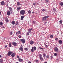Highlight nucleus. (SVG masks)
<instances>
[{
    "label": "nucleus",
    "instance_id": "obj_1",
    "mask_svg": "<svg viewBox=\"0 0 63 63\" xmlns=\"http://www.w3.org/2000/svg\"><path fill=\"white\" fill-rule=\"evenodd\" d=\"M20 14L22 15H24L25 14V10H21L20 11Z\"/></svg>",
    "mask_w": 63,
    "mask_h": 63
},
{
    "label": "nucleus",
    "instance_id": "obj_2",
    "mask_svg": "<svg viewBox=\"0 0 63 63\" xmlns=\"http://www.w3.org/2000/svg\"><path fill=\"white\" fill-rule=\"evenodd\" d=\"M48 17H49V16H46L43 17L42 18V20H43V21H45V20H46L47 18H48Z\"/></svg>",
    "mask_w": 63,
    "mask_h": 63
},
{
    "label": "nucleus",
    "instance_id": "obj_3",
    "mask_svg": "<svg viewBox=\"0 0 63 63\" xmlns=\"http://www.w3.org/2000/svg\"><path fill=\"white\" fill-rule=\"evenodd\" d=\"M12 44L15 47H16L17 46V44L16 42H13L12 43Z\"/></svg>",
    "mask_w": 63,
    "mask_h": 63
},
{
    "label": "nucleus",
    "instance_id": "obj_4",
    "mask_svg": "<svg viewBox=\"0 0 63 63\" xmlns=\"http://www.w3.org/2000/svg\"><path fill=\"white\" fill-rule=\"evenodd\" d=\"M54 50L55 52H58L59 51L58 48L57 47H56L54 48Z\"/></svg>",
    "mask_w": 63,
    "mask_h": 63
},
{
    "label": "nucleus",
    "instance_id": "obj_5",
    "mask_svg": "<svg viewBox=\"0 0 63 63\" xmlns=\"http://www.w3.org/2000/svg\"><path fill=\"white\" fill-rule=\"evenodd\" d=\"M13 53V52H11L10 51H9L8 52V54H7V55L8 56H10L11 54Z\"/></svg>",
    "mask_w": 63,
    "mask_h": 63
},
{
    "label": "nucleus",
    "instance_id": "obj_6",
    "mask_svg": "<svg viewBox=\"0 0 63 63\" xmlns=\"http://www.w3.org/2000/svg\"><path fill=\"white\" fill-rule=\"evenodd\" d=\"M23 46L22 45H21L20 47V48L19 49V50H20L21 51H23V49L22 47H23Z\"/></svg>",
    "mask_w": 63,
    "mask_h": 63
},
{
    "label": "nucleus",
    "instance_id": "obj_7",
    "mask_svg": "<svg viewBox=\"0 0 63 63\" xmlns=\"http://www.w3.org/2000/svg\"><path fill=\"white\" fill-rule=\"evenodd\" d=\"M20 41L22 43H25V39H20Z\"/></svg>",
    "mask_w": 63,
    "mask_h": 63
},
{
    "label": "nucleus",
    "instance_id": "obj_8",
    "mask_svg": "<svg viewBox=\"0 0 63 63\" xmlns=\"http://www.w3.org/2000/svg\"><path fill=\"white\" fill-rule=\"evenodd\" d=\"M11 56H12V57H14L15 56V54L14 53H13L12 54Z\"/></svg>",
    "mask_w": 63,
    "mask_h": 63
},
{
    "label": "nucleus",
    "instance_id": "obj_9",
    "mask_svg": "<svg viewBox=\"0 0 63 63\" xmlns=\"http://www.w3.org/2000/svg\"><path fill=\"white\" fill-rule=\"evenodd\" d=\"M7 14L8 16H10L11 15V12L9 11H8L7 12Z\"/></svg>",
    "mask_w": 63,
    "mask_h": 63
},
{
    "label": "nucleus",
    "instance_id": "obj_10",
    "mask_svg": "<svg viewBox=\"0 0 63 63\" xmlns=\"http://www.w3.org/2000/svg\"><path fill=\"white\" fill-rule=\"evenodd\" d=\"M30 43L31 45H32L34 43V41L32 40H31L30 42Z\"/></svg>",
    "mask_w": 63,
    "mask_h": 63
},
{
    "label": "nucleus",
    "instance_id": "obj_11",
    "mask_svg": "<svg viewBox=\"0 0 63 63\" xmlns=\"http://www.w3.org/2000/svg\"><path fill=\"white\" fill-rule=\"evenodd\" d=\"M5 4V2H4V1H2L1 3V4L2 6H4V5Z\"/></svg>",
    "mask_w": 63,
    "mask_h": 63
},
{
    "label": "nucleus",
    "instance_id": "obj_12",
    "mask_svg": "<svg viewBox=\"0 0 63 63\" xmlns=\"http://www.w3.org/2000/svg\"><path fill=\"white\" fill-rule=\"evenodd\" d=\"M59 43L60 44H61L62 43V41L61 40H59Z\"/></svg>",
    "mask_w": 63,
    "mask_h": 63
},
{
    "label": "nucleus",
    "instance_id": "obj_13",
    "mask_svg": "<svg viewBox=\"0 0 63 63\" xmlns=\"http://www.w3.org/2000/svg\"><path fill=\"white\" fill-rule=\"evenodd\" d=\"M18 61L20 62H22V61H23V59H18Z\"/></svg>",
    "mask_w": 63,
    "mask_h": 63
},
{
    "label": "nucleus",
    "instance_id": "obj_14",
    "mask_svg": "<svg viewBox=\"0 0 63 63\" xmlns=\"http://www.w3.org/2000/svg\"><path fill=\"white\" fill-rule=\"evenodd\" d=\"M23 18H24V16H21V20L23 19Z\"/></svg>",
    "mask_w": 63,
    "mask_h": 63
},
{
    "label": "nucleus",
    "instance_id": "obj_15",
    "mask_svg": "<svg viewBox=\"0 0 63 63\" xmlns=\"http://www.w3.org/2000/svg\"><path fill=\"white\" fill-rule=\"evenodd\" d=\"M59 4L60 5V6H63V2H60L59 3Z\"/></svg>",
    "mask_w": 63,
    "mask_h": 63
},
{
    "label": "nucleus",
    "instance_id": "obj_16",
    "mask_svg": "<svg viewBox=\"0 0 63 63\" xmlns=\"http://www.w3.org/2000/svg\"><path fill=\"white\" fill-rule=\"evenodd\" d=\"M9 9L11 12H12V11H13V9H12V8L11 7H9Z\"/></svg>",
    "mask_w": 63,
    "mask_h": 63
},
{
    "label": "nucleus",
    "instance_id": "obj_17",
    "mask_svg": "<svg viewBox=\"0 0 63 63\" xmlns=\"http://www.w3.org/2000/svg\"><path fill=\"white\" fill-rule=\"evenodd\" d=\"M17 11H19V10H20V9H21V8L19 7H17Z\"/></svg>",
    "mask_w": 63,
    "mask_h": 63
},
{
    "label": "nucleus",
    "instance_id": "obj_18",
    "mask_svg": "<svg viewBox=\"0 0 63 63\" xmlns=\"http://www.w3.org/2000/svg\"><path fill=\"white\" fill-rule=\"evenodd\" d=\"M11 23L12 24L14 25L15 24V21H13Z\"/></svg>",
    "mask_w": 63,
    "mask_h": 63
},
{
    "label": "nucleus",
    "instance_id": "obj_19",
    "mask_svg": "<svg viewBox=\"0 0 63 63\" xmlns=\"http://www.w3.org/2000/svg\"><path fill=\"white\" fill-rule=\"evenodd\" d=\"M44 45L45 47H46V48H47V45H46V44H45Z\"/></svg>",
    "mask_w": 63,
    "mask_h": 63
},
{
    "label": "nucleus",
    "instance_id": "obj_20",
    "mask_svg": "<svg viewBox=\"0 0 63 63\" xmlns=\"http://www.w3.org/2000/svg\"><path fill=\"white\" fill-rule=\"evenodd\" d=\"M31 51L32 52H34V47H32L31 49Z\"/></svg>",
    "mask_w": 63,
    "mask_h": 63
},
{
    "label": "nucleus",
    "instance_id": "obj_21",
    "mask_svg": "<svg viewBox=\"0 0 63 63\" xmlns=\"http://www.w3.org/2000/svg\"><path fill=\"white\" fill-rule=\"evenodd\" d=\"M42 11L43 12H45L46 11V10L45 9H42Z\"/></svg>",
    "mask_w": 63,
    "mask_h": 63
},
{
    "label": "nucleus",
    "instance_id": "obj_22",
    "mask_svg": "<svg viewBox=\"0 0 63 63\" xmlns=\"http://www.w3.org/2000/svg\"><path fill=\"white\" fill-rule=\"evenodd\" d=\"M28 13L29 14H31V11H30V10H29L28 11Z\"/></svg>",
    "mask_w": 63,
    "mask_h": 63
},
{
    "label": "nucleus",
    "instance_id": "obj_23",
    "mask_svg": "<svg viewBox=\"0 0 63 63\" xmlns=\"http://www.w3.org/2000/svg\"><path fill=\"white\" fill-rule=\"evenodd\" d=\"M5 21L6 22H8V21H9V20H8V19H6L5 20Z\"/></svg>",
    "mask_w": 63,
    "mask_h": 63
},
{
    "label": "nucleus",
    "instance_id": "obj_24",
    "mask_svg": "<svg viewBox=\"0 0 63 63\" xmlns=\"http://www.w3.org/2000/svg\"><path fill=\"white\" fill-rule=\"evenodd\" d=\"M9 34L10 35H12V34H13V32H10V33Z\"/></svg>",
    "mask_w": 63,
    "mask_h": 63
},
{
    "label": "nucleus",
    "instance_id": "obj_25",
    "mask_svg": "<svg viewBox=\"0 0 63 63\" xmlns=\"http://www.w3.org/2000/svg\"><path fill=\"white\" fill-rule=\"evenodd\" d=\"M9 47H12V45L11 44H9Z\"/></svg>",
    "mask_w": 63,
    "mask_h": 63
},
{
    "label": "nucleus",
    "instance_id": "obj_26",
    "mask_svg": "<svg viewBox=\"0 0 63 63\" xmlns=\"http://www.w3.org/2000/svg\"><path fill=\"white\" fill-rule=\"evenodd\" d=\"M3 60L2 59H0V63H2Z\"/></svg>",
    "mask_w": 63,
    "mask_h": 63
},
{
    "label": "nucleus",
    "instance_id": "obj_27",
    "mask_svg": "<svg viewBox=\"0 0 63 63\" xmlns=\"http://www.w3.org/2000/svg\"><path fill=\"white\" fill-rule=\"evenodd\" d=\"M46 57H47V58H49V55H47L46 56Z\"/></svg>",
    "mask_w": 63,
    "mask_h": 63
},
{
    "label": "nucleus",
    "instance_id": "obj_28",
    "mask_svg": "<svg viewBox=\"0 0 63 63\" xmlns=\"http://www.w3.org/2000/svg\"><path fill=\"white\" fill-rule=\"evenodd\" d=\"M32 30H33L32 28L29 29H28V30H30V31H31Z\"/></svg>",
    "mask_w": 63,
    "mask_h": 63
},
{
    "label": "nucleus",
    "instance_id": "obj_29",
    "mask_svg": "<svg viewBox=\"0 0 63 63\" xmlns=\"http://www.w3.org/2000/svg\"><path fill=\"white\" fill-rule=\"evenodd\" d=\"M17 5H18L19 6L20 5V3L19 2H18L17 3Z\"/></svg>",
    "mask_w": 63,
    "mask_h": 63
},
{
    "label": "nucleus",
    "instance_id": "obj_30",
    "mask_svg": "<svg viewBox=\"0 0 63 63\" xmlns=\"http://www.w3.org/2000/svg\"><path fill=\"white\" fill-rule=\"evenodd\" d=\"M47 23L46 22H45L44 23V25H47Z\"/></svg>",
    "mask_w": 63,
    "mask_h": 63
},
{
    "label": "nucleus",
    "instance_id": "obj_31",
    "mask_svg": "<svg viewBox=\"0 0 63 63\" xmlns=\"http://www.w3.org/2000/svg\"><path fill=\"white\" fill-rule=\"evenodd\" d=\"M18 24V21H16V25H17Z\"/></svg>",
    "mask_w": 63,
    "mask_h": 63
},
{
    "label": "nucleus",
    "instance_id": "obj_32",
    "mask_svg": "<svg viewBox=\"0 0 63 63\" xmlns=\"http://www.w3.org/2000/svg\"><path fill=\"white\" fill-rule=\"evenodd\" d=\"M54 55L55 56H57V54L56 53H55L54 54Z\"/></svg>",
    "mask_w": 63,
    "mask_h": 63
},
{
    "label": "nucleus",
    "instance_id": "obj_33",
    "mask_svg": "<svg viewBox=\"0 0 63 63\" xmlns=\"http://www.w3.org/2000/svg\"><path fill=\"white\" fill-rule=\"evenodd\" d=\"M59 22H60V24H62V21L61 20L60 21H59Z\"/></svg>",
    "mask_w": 63,
    "mask_h": 63
},
{
    "label": "nucleus",
    "instance_id": "obj_34",
    "mask_svg": "<svg viewBox=\"0 0 63 63\" xmlns=\"http://www.w3.org/2000/svg\"><path fill=\"white\" fill-rule=\"evenodd\" d=\"M43 57H45V56H46V54H43Z\"/></svg>",
    "mask_w": 63,
    "mask_h": 63
},
{
    "label": "nucleus",
    "instance_id": "obj_35",
    "mask_svg": "<svg viewBox=\"0 0 63 63\" xmlns=\"http://www.w3.org/2000/svg\"><path fill=\"white\" fill-rule=\"evenodd\" d=\"M53 10L54 12H56V10L55 8H54L53 9Z\"/></svg>",
    "mask_w": 63,
    "mask_h": 63
},
{
    "label": "nucleus",
    "instance_id": "obj_36",
    "mask_svg": "<svg viewBox=\"0 0 63 63\" xmlns=\"http://www.w3.org/2000/svg\"><path fill=\"white\" fill-rule=\"evenodd\" d=\"M40 58L41 60H43V59L42 57H40Z\"/></svg>",
    "mask_w": 63,
    "mask_h": 63
},
{
    "label": "nucleus",
    "instance_id": "obj_37",
    "mask_svg": "<svg viewBox=\"0 0 63 63\" xmlns=\"http://www.w3.org/2000/svg\"><path fill=\"white\" fill-rule=\"evenodd\" d=\"M0 24L1 25H2L3 24V23L2 22H1L0 23Z\"/></svg>",
    "mask_w": 63,
    "mask_h": 63
},
{
    "label": "nucleus",
    "instance_id": "obj_38",
    "mask_svg": "<svg viewBox=\"0 0 63 63\" xmlns=\"http://www.w3.org/2000/svg\"><path fill=\"white\" fill-rule=\"evenodd\" d=\"M18 32L19 33H18V34H21V32L19 31Z\"/></svg>",
    "mask_w": 63,
    "mask_h": 63
},
{
    "label": "nucleus",
    "instance_id": "obj_39",
    "mask_svg": "<svg viewBox=\"0 0 63 63\" xmlns=\"http://www.w3.org/2000/svg\"><path fill=\"white\" fill-rule=\"evenodd\" d=\"M50 38H53V35H51L50 36Z\"/></svg>",
    "mask_w": 63,
    "mask_h": 63
},
{
    "label": "nucleus",
    "instance_id": "obj_40",
    "mask_svg": "<svg viewBox=\"0 0 63 63\" xmlns=\"http://www.w3.org/2000/svg\"><path fill=\"white\" fill-rule=\"evenodd\" d=\"M25 50L26 51H27L28 50V49L27 48H25Z\"/></svg>",
    "mask_w": 63,
    "mask_h": 63
},
{
    "label": "nucleus",
    "instance_id": "obj_41",
    "mask_svg": "<svg viewBox=\"0 0 63 63\" xmlns=\"http://www.w3.org/2000/svg\"><path fill=\"white\" fill-rule=\"evenodd\" d=\"M34 50H36V47H34Z\"/></svg>",
    "mask_w": 63,
    "mask_h": 63
},
{
    "label": "nucleus",
    "instance_id": "obj_42",
    "mask_svg": "<svg viewBox=\"0 0 63 63\" xmlns=\"http://www.w3.org/2000/svg\"><path fill=\"white\" fill-rule=\"evenodd\" d=\"M27 35H29V33L27 32L26 33Z\"/></svg>",
    "mask_w": 63,
    "mask_h": 63
},
{
    "label": "nucleus",
    "instance_id": "obj_43",
    "mask_svg": "<svg viewBox=\"0 0 63 63\" xmlns=\"http://www.w3.org/2000/svg\"><path fill=\"white\" fill-rule=\"evenodd\" d=\"M55 40H56V41H57V40H58V38H56Z\"/></svg>",
    "mask_w": 63,
    "mask_h": 63
},
{
    "label": "nucleus",
    "instance_id": "obj_44",
    "mask_svg": "<svg viewBox=\"0 0 63 63\" xmlns=\"http://www.w3.org/2000/svg\"><path fill=\"white\" fill-rule=\"evenodd\" d=\"M39 57L40 58V57H42V55H39Z\"/></svg>",
    "mask_w": 63,
    "mask_h": 63
},
{
    "label": "nucleus",
    "instance_id": "obj_45",
    "mask_svg": "<svg viewBox=\"0 0 63 63\" xmlns=\"http://www.w3.org/2000/svg\"><path fill=\"white\" fill-rule=\"evenodd\" d=\"M18 34V32H16V35H17V34Z\"/></svg>",
    "mask_w": 63,
    "mask_h": 63
},
{
    "label": "nucleus",
    "instance_id": "obj_46",
    "mask_svg": "<svg viewBox=\"0 0 63 63\" xmlns=\"http://www.w3.org/2000/svg\"><path fill=\"white\" fill-rule=\"evenodd\" d=\"M35 23H36V21H33V24H35Z\"/></svg>",
    "mask_w": 63,
    "mask_h": 63
},
{
    "label": "nucleus",
    "instance_id": "obj_47",
    "mask_svg": "<svg viewBox=\"0 0 63 63\" xmlns=\"http://www.w3.org/2000/svg\"><path fill=\"white\" fill-rule=\"evenodd\" d=\"M45 1L47 2V3L48 2V1L47 0H45Z\"/></svg>",
    "mask_w": 63,
    "mask_h": 63
},
{
    "label": "nucleus",
    "instance_id": "obj_48",
    "mask_svg": "<svg viewBox=\"0 0 63 63\" xmlns=\"http://www.w3.org/2000/svg\"><path fill=\"white\" fill-rule=\"evenodd\" d=\"M18 37H19V38H21V36L19 35V36Z\"/></svg>",
    "mask_w": 63,
    "mask_h": 63
},
{
    "label": "nucleus",
    "instance_id": "obj_49",
    "mask_svg": "<svg viewBox=\"0 0 63 63\" xmlns=\"http://www.w3.org/2000/svg\"><path fill=\"white\" fill-rule=\"evenodd\" d=\"M35 61H36V62H38V60H35Z\"/></svg>",
    "mask_w": 63,
    "mask_h": 63
},
{
    "label": "nucleus",
    "instance_id": "obj_50",
    "mask_svg": "<svg viewBox=\"0 0 63 63\" xmlns=\"http://www.w3.org/2000/svg\"><path fill=\"white\" fill-rule=\"evenodd\" d=\"M36 5V3H33V5Z\"/></svg>",
    "mask_w": 63,
    "mask_h": 63
},
{
    "label": "nucleus",
    "instance_id": "obj_51",
    "mask_svg": "<svg viewBox=\"0 0 63 63\" xmlns=\"http://www.w3.org/2000/svg\"><path fill=\"white\" fill-rule=\"evenodd\" d=\"M52 58H53V57H52V56H51V59H52Z\"/></svg>",
    "mask_w": 63,
    "mask_h": 63
},
{
    "label": "nucleus",
    "instance_id": "obj_52",
    "mask_svg": "<svg viewBox=\"0 0 63 63\" xmlns=\"http://www.w3.org/2000/svg\"><path fill=\"white\" fill-rule=\"evenodd\" d=\"M28 31L30 33H31V31H30V30H28Z\"/></svg>",
    "mask_w": 63,
    "mask_h": 63
},
{
    "label": "nucleus",
    "instance_id": "obj_53",
    "mask_svg": "<svg viewBox=\"0 0 63 63\" xmlns=\"http://www.w3.org/2000/svg\"><path fill=\"white\" fill-rule=\"evenodd\" d=\"M39 48L40 49H42V48L41 47H39Z\"/></svg>",
    "mask_w": 63,
    "mask_h": 63
},
{
    "label": "nucleus",
    "instance_id": "obj_54",
    "mask_svg": "<svg viewBox=\"0 0 63 63\" xmlns=\"http://www.w3.org/2000/svg\"><path fill=\"white\" fill-rule=\"evenodd\" d=\"M17 58H19V56H17Z\"/></svg>",
    "mask_w": 63,
    "mask_h": 63
},
{
    "label": "nucleus",
    "instance_id": "obj_55",
    "mask_svg": "<svg viewBox=\"0 0 63 63\" xmlns=\"http://www.w3.org/2000/svg\"><path fill=\"white\" fill-rule=\"evenodd\" d=\"M7 47V45H6L5 46V48H6Z\"/></svg>",
    "mask_w": 63,
    "mask_h": 63
},
{
    "label": "nucleus",
    "instance_id": "obj_56",
    "mask_svg": "<svg viewBox=\"0 0 63 63\" xmlns=\"http://www.w3.org/2000/svg\"><path fill=\"white\" fill-rule=\"evenodd\" d=\"M2 58V56L0 54V58Z\"/></svg>",
    "mask_w": 63,
    "mask_h": 63
},
{
    "label": "nucleus",
    "instance_id": "obj_57",
    "mask_svg": "<svg viewBox=\"0 0 63 63\" xmlns=\"http://www.w3.org/2000/svg\"><path fill=\"white\" fill-rule=\"evenodd\" d=\"M28 63H31V62L30 61H29L28 62Z\"/></svg>",
    "mask_w": 63,
    "mask_h": 63
},
{
    "label": "nucleus",
    "instance_id": "obj_58",
    "mask_svg": "<svg viewBox=\"0 0 63 63\" xmlns=\"http://www.w3.org/2000/svg\"><path fill=\"white\" fill-rule=\"evenodd\" d=\"M5 28V27H2V28Z\"/></svg>",
    "mask_w": 63,
    "mask_h": 63
},
{
    "label": "nucleus",
    "instance_id": "obj_59",
    "mask_svg": "<svg viewBox=\"0 0 63 63\" xmlns=\"http://www.w3.org/2000/svg\"><path fill=\"white\" fill-rule=\"evenodd\" d=\"M44 63H47V62H45Z\"/></svg>",
    "mask_w": 63,
    "mask_h": 63
},
{
    "label": "nucleus",
    "instance_id": "obj_60",
    "mask_svg": "<svg viewBox=\"0 0 63 63\" xmlns=\"http://www.w3.org/2000/svg\"><path fill=\"white\" fill-rule=\"evenodd\" d=\"M9 44H11V42H9Z\"/></svg>",
    "mask_w": 63,
    "mask_h": 63
},
{
    "label": "nucleus",
    "instance_id": "obj_61",
    "mask_svg": "<svg viewBox=\"0 0 63 63\" xmlns=\"http://www.w3.org/2000/svg\"><path fill=\"white\" fill-rule=\"evenodd\" d=\"M32 13L33 14H34V12H32Z\"/></svg>",
    "mask_w": 63,
    "mask_h": 63
},
{
    "label": "nucleus",
    "instance_id": "obj_62",
    "mask_svg": "<svg viewBox=\"0 0 63 63\" xmlns=\"http://www.w3.org/2000/svg\"><path fill=\"white\" fill-rule=\"evenodd\" d=\"M1 14V11H0V14Z\"/></svg>",
    "mask_w": 63,
    "mask_h": 63
},
{
    "label": "nucleus",
    "instance_id": "obj_63",
    "mask_svg": "<svg viewBox=\"0 0 63 63\" xmlns=\"http://www.w3.org/2000/svg\"><path fill=\"white\" fill-rule=\"evenodd\" d=\"M7 6H8V4H7Z\"/></svg>",
    "mask_w": 63,
    "mask_h": 63
},
{
    "label": "nucleus",
    "instance_id": "obj_64",
    "mask_svg": "<svg viewBox=\"0 0 63 63\" xmlns=\"http://www.w3.org/2000/svg\"><path fill=\"white\" fill-rule=\"evenodd\" d=\"M23 34H24V33H22V34H23Z\"/></svg>",
    "mask_w": 63,
    "mask_h": 63
}]
</instances>
